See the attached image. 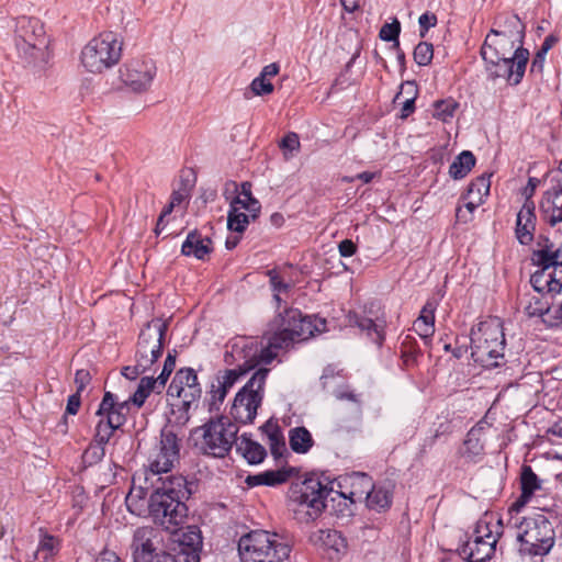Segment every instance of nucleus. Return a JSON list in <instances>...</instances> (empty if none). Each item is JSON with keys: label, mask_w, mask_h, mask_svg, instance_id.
<instances>
[{"label": "nucleus", "mask_w": 562, "mask_h": 562, "mask_svg": "<svg viewBox=\"0 0 562 562\" xmlns=\"http://www.w3.org/2000/svg\"><path fill=\"white\" fill-rule=\"evenodd\" d=\"M524 47V43L513 41L505 36H494L491 32L485 36L480 54L492 56L498 59V56L510 57L516 48Z\"/></svg>", "instance_id": "25"}, {"label": "nucleus", "mask_w": 562, "mask_h": 562, "mask_svg": "<svg viewBox=\"0 0 562 562\" xmlns=\"http://www.w3.org/2000/svg\"><path fill=\"white\" fill-rule=\"evenodd\" d=\"M406 92L408 98L403 101V105L401 109L400 117L402 120L407 119L415 111V98L417 94L416 86L414 82H406L401 86V91L395 95L394 102H397L401 98V94Z\"/></svg>", "instance_id": "39"}, {"label": "nucleus", "mask_w": 562, "mask_h": 562, "mask_svg": "<svg viewBox=\"0 0 562 562\" xmlns=\"http://www.w3.org/2000/svg\"><path fill=\"white\" fill-rule=\"evenodd\" d=\"M506 339L498 317L481 322L471 330V357L484 368H496L504 363Z\"/></svg>", "instance_id": "5"}, {"label": "nucleus", "mask_w": 562, "mask_h": 562, "mask_svg": "<svg viewBox=\"0 0 562 562\" xmlns=\"http://www.w3.org/2000/svg\"><path fill=\"white\" fill-rule=\"evenodd\" d=\"M333 492L316 474L292 482L288 495L297 505L296 512H305L307 519L314 520L326 507L325 499Z\"/></svg>", "instance_id": "8"}, {"label": "nucleus", "mask_w": 562, "mask_h": 562, "mask_svg": "<svg viewBox=\"0 0 562 562\" xmlns=\"http://www.w3.org/2000/svg\"><path fill=\"white\" fill-rule=\"evenodd\" d=\"M539 267L540 269L532 273L530 278V283L535 291H537L538 293H557L555 291H553V284H551L550 281L548 265Z\"/></svg>", "instance_id": "38"}, {"label": "nucleus", "mask_w": 562, "mask_h": 562, "mask_svg": "<svg viewBox=\"0 0 562 562\" xmlns=\"http://www.w3.org/2000/svg\"><path fill=\"white\" fill-rule=\"evenodd\" d=\"M541 216L551 226L562 222V188L548 190L540 203Z\"/></svg>", "instance_id": "26"}, {"label": "nucleus", "mask_w": 562, "mask_h": 562, "mask_svg": "<svg viewBox=\"0 0 562 562\" xmlns=\"http://www.w3.org/2000/svg\"><path fill=\"white\" fill-rule=\"evenodd\" d=\"M212 250L211 238L203 237L196 229L188 234L181 247V254L183 256H193L199 260H203Z\"/></svg>", "instance_id": "29"}, {"label": "nucleus", "mask_w": 562, "mask_h": 562, "mask_svg": "<svg viewBox=\"0 0 562 562\" xmlns=\"http://www.w3.org/2000/svg\"><path fill=\"white\" fill-rule=\"evenodd\" d=\"M434 108L435 117L442 122H449L453 117L456 110L459 108V103L453 99L438 100L435 102Z\"/></svg>", "instance_id": "43"}, {"label": "nucleus", "mask_w": 562, "mask_h": 562, "mask_svg": "<svg viewBox=\"0 0 562 562\" xmlns=\"http://www.w3.org/2000/svg\"><path fill=\"white\" fill-rule=\"evenodd\" d=\"M162 390L158 389L157 380L153 376H144L140 379L138 386L134 394L130 396L132 403L137 408H140L146 398L150 395L151 392L161 393Z\"/></svg>", "instance_id": "35"}, {"label": "nucleus", "mask_w": 562, "mask_h": 562, "mask_svg": "<svg viewBox=\"0 0 562 562\" xmlns=\"http://www.w3.org/2000/svg\"><path fill=\"white\" fill-rule=\"evenodd\" d=\"M510 522L517 529V552L520 558L533 560L550 553L555 542V518L535 514L522 518L512 517Z\"/></svg>", "instance_id": "2"}, {"label": "nucleus", "mask_w": 562, "mask_h": 562, "mask_svg": "<svg viewBox=\"0 0 562 562\" xmlns=\"http://www.w3.org/2000/svg\"><path fill=\"white\" fill-rule=\"evenodd\" d=\"M201 393H202L201 387L200 389H194V387L186 389L184 387V391L182 392V395L180 397V398H182L180 411L183 412L181 417L184 420L189 419L188 413H189L192 404L196 403L198 400L201 397Z\"/></svg>", "instance_id": "47"}, {"label": "nucleus", "mask_w": 562, "mask_h": 562, "mask_svg": "<svg viewBox=\"0 0 562 562\" xmlns=\"http://www.w3.org/2000/svg\"><path fill=\"white\" fill-rule=\"evenodd\" d=\"M176 357H177V351L176 350H172V351H169L166 359H165V363H164V368H162V371L161 373L155 379L157 380V383H158V389L159 390H164L170 374L172 373V371L175 370V367H176Z\"/></svg>", "instance_id": "49"}, {"label": "nucleus", "mask_w": 562, "mask_h": 562, "mask_svg": "<svg viewBox=\"0 0 562 562\" xmlns=\"http://www.w3.org/2000/svg\"><path fill=\"white\" fill-rule=\"evenodd\" d=\"M280 148L283 151L285 160H290L295 153L300 150L301 144L299 135L294 132H289L280 142Z\"/></svg>", "instance_id": "44"}, {"label": "nucleus", "mask_w": 562, "mask_h": 562, "mask_svg": "<svg viewBox=\"0 0 562 562\" xmlns=\"http://www.w3.org/2000/svg\"><path fill=\"white\" fill-rule=\"evenodd\" d=\"M115 430V428L105 423L104 418H100L95 426V434L92 442L105 448V445L110 441Z\"/></svg>", "instance_id": "45"}, {"label": "nucleus", "mask_w": 562, "mask_h": 562, "mask_svg": "<svg viewBox=\"0 0 562 562\" xmlns=\"http://www.w3.org/2000/svg\"><path fill=\"white\" fill-rule=\"evenodd\" d=\"M326 321L316 316H304L296 308L280 313L270 325L271 345L276 348H289L296 341H303L316 333L325 330Z\"/></svg>", "instance_id": "3"}, {"label": "nucleus", "mask_w": 562, "mask_h": 562, "mask_svg": "<svg viewBox=\"0 0 562 562\" xmlns=\"http://www.w3.org/2000/svg\"><path fill=\"white\" fill-rule=\"evenodd\" d=\"M251 188L252 184L249 181L241 182L240 190L237 182L228 181L225 184L224 195L226 199H229L231 194H236L232 198L231 203L244 207L245 211L250 213L252 221H255L260 214L261 204L254 198Z\"/></svg>", "instance_id": "18"}, {"label": "nucleus", "mask_w": 562, "mask_h": 562, "mask_svg": "<svg viewBox=\"0 0 562 562\" xmlns=\"http://www.w3.org/2000/svg\"><path fill=\"white\" fill-rule=\"evenodd\" d=\"M401 33V23L396 18L392 19V22L385 23L380 32L379 37L384 42H392L400 36Z\"/></svg>", "instance_id": "52"}, {"label": "nucleus", "mask_w": 562, "mask_h": 562, "mask_svg": "<svg viewBox=\"0 0 562 562\" xmlns=\"http://www.w3.org/2000/svg\"><path fill=\"white\" fill-rule=\"evenodd\" d=\"M413 328L416 334H418V336L424 340V342L428 345L435 333V325L424 321H415Z\"/></svg>", "instance_id": "55"}, {"label": "nucleus", "mask_w": 562, "mask_h": 562, "mask_svg": "<svg viewBox=\"0 0 562 562\" xmlns=\"http://www.w3.org/2000/svg\"><path fill=\"white\" fill-rule=\"evenodd\" d=\"M105 456V448L91 442L82 453V462L91 467L100 462Z\"/></svg>", "instance_id": "50"}, {"label": "nucleus", "mask_w": 562, "mask_h": 562, "mask_svg": "<svg viewBox=\"0 0 562 562\" xmlns=\"http://www.w3.org/2000/svg\"><path fill=\"white\" fill-rule=\"evenodd\" d=\"M436 300H428L420 311V315L416 321H424L435 325V311L437 308Z\"/></svg>", "instance_id": "59"}, {"label": "nucleus", "mask_w": 562, "mask_h": 562, "mask_svg": "<svg viewBox=\"0 0 562 562\" xmlns=\"http://www.w3.org/2000/svg\"><path fill=\"white\" fill-rule=\"evenodd\" d=\"M496 538L488 531L477 535L473 540L467 541L459 549V554L468 562H485L495 552Z\"/></svg>", "instance_id": "16"}, {"label": "nucleus", "mask_w": 562, "mask_h": 562, "mask_svg": "<svg viewBox=\"0 0 562 562\" xmlns=\"http://www.w3.org/2000/svg\"><path fill=\"white\" fill-rule=\"evenodd\" d=\"M341 257H350L356 254L357 245L351 239H344L338 245Z\"/></svg>", "instance_id": "64"}, {"label": "nucleus", "mask_w": 562, "mask_h": 562, "mask_svg": "<svg viewBox=\"0 0 562 562\" xmlns=\"http://www.w3.org/2000/svg\"><path fill=\"white\" fill-rule=\"evenodd\" d=\"M250 89L255 95H265L273 91V85L269 79L259 75L250 83Z\"/></svg>", "instance_id": "54"}, {"label": "nucleus", "mask_w": 562, "mask_h": 562, "mask_svg": "<svg viewBox=\"0 0 562 562\" xmlns=\"http://www.w3.org/2000/svg\"><path fill=\"white\" fill-rule=\"evenodd\" d=\"M156 65L147 57H136L127 60L120 69L122 81L134 92L149 89L156 76Z\"/></svg>", "instance_id": "13"}, {"label": "nucleus", "mask_w": 562, "mask_h": 562, "mask_svg": "<svg viewBox=\"0 0 562 562\" xmlns=\"http://www.w3.org/2000/svg\"><path fill=\"white\" fill-rule=\"evenodd\" d=\"M236 451L243 456L249 464H259L267 457V451L262 445L251 440L246 434L237 438Z\"/></svg>", "instance_id": "31"}, {"label": "nucleus", "mask_w": 562, "mask_h": 562, "mask_svg": "<svg viewBox=\"0 0 562 562\" xmlns=\"http://www.w3.org/2000/svg\"><path fill=\"white\" fill-rule=\"evenodd\" d=\"M270 370L258 369L250 380L237 392L232 406V415L243 424L252 423L262 403L267 376Z\"/></svg>", "instance_id": "10"}, {"label": "nucleus", "mask_w": 562, "mask_h": 562, "mask_svg": "<svg viewBox=\"0 0 562 562\" xmlns=\"http://www.w3.org/2000/svg\"><path fill=\"white\" fill-rule=\"evenodd\" d=\"M255 368L256 361L252 360L248 362V364L244 362L243 364L238 366V369L226 370L224 375L221 379H217L216 382L225 386V390L228 391L240 376L245 375Z\"/></svg>", "instance_id": "40"}, {"label": "nucleus", "mask_w": 562, "mask_h": 562, "mask_svg": "<svg viewBox=\"0 0 562 562\" xmlns=\"http://www.w3.org/2000/svg\"><path fill=\"white\" fill-rule=\"evenodd\" d=\"M483 430L484 426L479 423L467 434L460 454L468 462H477L484 453Z\"/></svg>", "instance_id": "27"}, {"label": "nucleus", "mask_w": 562, "mask_h": 562, "mask_svg": "<svg viewBox=\"0 0 562 562\" xmlns=\"http://www.w3.org/2000/svg\"><path fill=\"white\" fill-rule=\"evenodd\" d=\"M535 203L527 198L517 214L515 234L521 245H529L533 240L537 216Z\"/></svg>", "instance_id": "22"}, {"label": "nucleus", "mask_w": 562, "mask_h": 562, "mask_svg": "<svg viewBox=\"0 0 562 562\" xmlns=\"http://www.w3.org/2000/svg\"><path fill=\"white\" fill-rule=\"evenodd\" d=\"M290 547L277 533L252 530L240 537L238 553L241 562H282L289 558Z\"/></svg>", "instance_id": "6"}, {"label": "nucleus", "mask_w": 562, "mask_h": 562, "mask_svg": "<svg viewBox=\"0 0 562 562\" xmlns=\"http://www.w3.org/2000/svg\"><path fill=\"white\" fill-rule=\"evenodd\" d=\"M294 473L293 468H281L278 470H267L258 474L248 475L245 483L250 486H277L285 483Z\"/></svg>", "instance_id": "28"}, {"label": "nucleus", "mask_w": 562, "mask_h": 562, "mask_svg": "<svg viewBox=\"0 0 562 562\" xmlns=\"http://www.w3.org/2000/svg\"><path fill=\"white\" fill-rule=\"evenodd\" d=\"M92 380V375L88 370L80 369L76 371L75 374V384L77 386V393L81 394L87 385L90 384Z\"/></svg>", "instance_id": "61"}, {"label": "nucleus", "mask_w": 562, "mask_h": 562, "mask_svg": "<svg viewBox=\"0 0 562 562\" xmlns=\"http://www.w3.org/2000/svg\"><path fill=\"white\" fill-rule=\"evenodd\" d=\"M414 60L419 66H427L431 63L434 57L432 44L428 42H420L414 49Z\"/></svg>", "instance_id": "46"}, {"label": "nucleus", "mask_w": 562, "mask_h": 562, "mask_svg": "<svg viewBox=\"0 0 562 562\" xmlns=\"http://www.w3.org/2000/svg\"><path fill=\"white\" fill-rule=\"evenodd\" d=\"M269 445H270L271 454L276 459H279L280 457H282L283 452L286 451L284 437H283L282 432L279 435H276V436L273 434H271L270 439H269Z\"/></svg>", "instance_id": "56"}, {"label": "nucleus", "mask_w": 562, "mask_h": 562, "mask_svg": "<svg viewBox=\"0 0 562 562\" xmlns=\"http://www.w3.org/2000/svg\"><path fill=\"white\" fill-rule=\"evenodd\" d=\"M476 159L472 151L463 150L460 153L449 167L451 178L463 179L475 166Z\"/></svg>", "instance_id": "32"}, {"label": "nucleus", "mask_w": 562, "mask_h": 562, "mask_svg": "<svg viewBox=\"0 0 562 562\" xmlns=\"http://www.w3.org/2000/svg\"><path fill=\"white\" fill-rule=\"evenodd\" d=\"M550 281L553 284V291L557 293L562 289V261L555 260L548 263Z\"/></svg>", "instance_id": "53"}, {"label": "nucleus", "mask_w": 562, "mask_h": 562, "mask_svg": "<svg viewBox=\"0 0 562 562\" xmlns=\"http://www.w3.org/2000/svg\"><path fill=\"white\" fill-rule=\"evenodd\" d=\"M546 55L541 50H538L532 60H531V65H530V72L531 74H541L542 70H543V66H544V60H546Z\"/></svg>", "instance_id": "63"}, {"label": "nucleus", "mask_w": 562, "mask_h": 562, "mask_svg": "<svg viewBox=\"0 0 562 562\" xmlns=\"http://www.w3.org/2000/svg\"><path fill=\"white\" fill-rule=\"evenodd\" d=\"M491 175H482L475 178L468 187V195L470 198H477L479 202H483L484 198L488 195L491 181Z\"/></svg>", "instance_id": "41"}, {"label": "nucleus", "mask_w": 562, "mask_h": 562, "mask_svg": "<svg viewBox=\"0 0 562 562\" xmlns=\"http://www.w3.org/2000/svg\"><path fill=\"white\" fill-rule=\"evenodd\" d=\"M352 491L345 498H349L352 503L366 499L369 509L381 513L392 505L393 493L384 485H374L372 479L366 473H355L351 476Z\"/></svg>", "instance_id": "12"}, {"label": "nucleus", "mask_w": 562, "mask_h": 562, "mask_svg": "<svg viewBox=\"0 0 562 562\" xmlns=\"http://www.w3.org/2000/svg\"><path fill=\"white\" fill-rule=\"evenodd\" d=\"M238 426L227 416L210 419L203 426L194 429V435L201 432L196 447L203 454L224 458L237 442Z\"/></svg>", "instance_id": "7"}, {"label": "nucleus", "mask_w": 562, "mask_h": 562, "mask_svg": "<svg viewBox=\"0 0 562 562\" xmlns=\"http://www.w3.org/2000/svg\"><path fill=\"white\" fill-rule=\"evenodd\" d=\"M180 445L172 430L164 429L156 452L149 457V470L154 475L169 472L179 461Z\"/></svg>", "instance_id": "14"}, {"label": "nucleus", "mask_w": 562, "mask_h": 562, "mask_svg": "<svg viewBox=\"0 0 562 562\" xmlns=\"http://www.w3.org/2000/svg\"><path fill=\"white\" fill-rule=\"evenodd\" d=\"M157 360L158 358H154V355L136 350V366L142 373L148 371Z\"/></svg>", "instance_id": "60"}, {"label": "nucleus", "mask_w": 562, "mask_h": 562, "mask_svg": "<svg viewBox=\"0 0 562 562\" xmlns=\"http://www.w3.org/2000/svg\"><path fill=\"white\" fill-rule=\"evenodd\" d=\"M290 447L296 453H306L313 446L311 432L305 427H295L290 430Z\"/></svg>", "instance_id": "36"}, {"label": "nucleus", "mask_w": 562, "mask_h": 562, "mask_svg": "<svg viewBox=\"0 0 562 562\" xmlns=\"http://www.w3.org/2000/svg\"><path fill=\"white\" fill-rule=\"evenodd\" d=\"M269 276H270V284L272 286V290L276 292L273 297L278 303H280L281 302L280 292L288 291L290 289V284L283 282L281 280V278L273 271H269Z\"/></svg>", "instance_id": "58"}, {"label": "nucleus", "mask_w": 562, "mask_h": 562, "mask_svg": "<svg viewBox=\"0 0 562 562\" xmlns=\"http://www.w3.org/2000/svg\"><path fill=\"white\" fill-rule=\"evenodd\" d=\"M520 496L512 504L508 512L519 513L520 508L531 498L533 493L541 488V481L530 465L524 464L520 472Z\"/></svg>", "instance_id": "24"}, {"label": "nucleus", "mask_w": 562, "mask_h": 562, "mask_svg": "<svg viewBox=\"0 0 562 562\" xmlns=\"http://www.w3.org/2000/svg\"><path fill=\"white\" fill-rule=\"evenodd\" d=\"M350 324L357 326L362 333L379 347H381L385 339L386 321L383 317L376 316L375 319L367 317L357 313L349 315Z\"/></svg>", "instance_id": "23"}, {"label": "nucleus", "mask_w": 562, "mask_h": 562, "mask_svg": "<svg viewBox=\"0 0 562 562\" xmlns=\"http://www.w3.org/2000/svg\"><path fill=\"white\" fill-rule=\"evenodd\" d=\"M228 391L225 390V386L215 382L212 383L210 390V400H209V409L210 412L217 411L218 405L223 403L226 397Z\"/></svg>", "instance_id": "51"}, {"label": "nucleus", "mask_w": 562, "mask_h": 562, "mask_svg": "<svg viewBox=\"0 0 562 562\" xmlns=\"http://www.w3.org/2000/svg\"><path fill=\"white\" fill-rule=\"evenodd\" d=\"M159 480L161 484L153 491L149 497V515L155 524L168 531H173L188 516L186 501L192 494V483L181 475H170Z\"/></svg>", "instance_id": "1"}, {"label": "nucleus", "mask_w": 562, "mask_h": 562, "mask_svg": "<svg viewBox=\"0 0 562 562\" xmlns=\"http://www.w3.org/2000/svg\"><path fill=\"white\" fill-rule=\"evenodd\" d=\"M485 72L488 80H504L509 86H518L526 72L529 61V50L525 47L516 48L510 57L498 56V59L482 54Z\"/></svg>", "instance_id": "11"}, {"label": "nucleus", "mask_w": 562, "mask_h": 562, "mask_svg": "<svg viewBox=\"0 0 562 562\" xmlns=\"http://www.w3.org/2000/svg\"><path fill=\"white\" fill-rule=\"evenodd\" d=\"M419 23V36L425 37L429 29L436 26L437 16L432 12H425L418 19Z\"/></svg>", "instance_id": "57"}, {"label": "nucleus", "mask_w": 562, "mask_h": 562, "mask_svg": "<svg viewBox=\"0 0 562 562\" xmlns=\"http://www.w3.org/2000/svg\"><path fill=\"white\" fill-rule=\"evenodd\" d=\"M14 44L19 58L29 66L41 67L48 60V37L37 18L15 19Z\"/></svg>", "instance_id": "4"}, {"label": "nucleus", "mask_w": 562, "mask_h": 562, "mask_svg": "<svg viewBox=\"0 0 562 562\" xmlns=\"http://www.w3.org/2000/svg\"><path fill=\"white\" fill-rule=\"evenodd\" d=\"M422 355L417 340L412 335H406L401 342V358L403 367L411 369L417 364V359Z\"/></svg>", "instance_id": "34"}, {"label": "nucleus", "mask_w": 562, "mask_h": 562, "mask_svg": "<svg viewBox=\"0 0 562 562\" xmlns=\"http://www.w3.org/2000/svg\"><path fill=\"white\" fill-rule=\"evenodd\" d=\"M319 540L324 543V546L333 549L337 553L344 551L347 548L346 539L337 530H321Z\"/></svg>", "instance_id": "42"}, {"label": "nucleus", "mask_w": 562, "mask_h": 562, "mask_svg": "<svg viewBox=\"0 0 562 562\" xmlns=\"http://www.w3.org/2000/svg\"><path fill=\"white\" fill-rule=\"evenodd\" d=\"M122 43L113 32L93 37L81 52V63L90 72H102L121 59Z\"/></svg>", "instance_id": "9"}, {"label": "nucleus", "mask_w": 562, "mask_h": 562, "mask_svg": "<svg viewBox=\"0 0 562 562\" xmlns=\"http://www.w3.org/2000/svg\"><path fill=\"white\" fill-rule=\"evenodd\" d=\"M97 416L104 418L105 423L115 429H119L126 423V418L116 409L115 395L111 392L104 393L103 398L99 404Z\"/></svg>", "instance_id": "30"}, {"label": "nucleus", "mask_w": 562, "mask_h": 562, "mask_svg": "<svg viewBox=\"0 0 562 562\" xmlns=\"http://www.w3.org/2000/svg\"><path fill=\"white\" fill-rule=\"evenodd\" d=\"M272 342V334L268 337V345L258 352L257 347L254 348L252 342L250 345L241 340L239 342H235L232 347L231 357L237 359H244L245 363L248 364L250 361H256V367L259 363L269 364L277 357V350L280 348H276L271 345Z\"/></svg>", "instance_id": "17"}, {"label": "nucleus", "mask_w": 562, "mask_h": 562, "mask_svg": "<svg viewBox=\"0 0 562 562\" xmlns=\"http://www.w3.org/2000/svg\"><path fill=\"white\" fill-rule=\"evenodd\" d=\"M168 330V323L160 318H154L148 322L140 330L137 342V350L154 355L159 358L162 353L164 340Z\"/></svg>", "instance_id": "15"}, {"label": "nucleus", "mask_w": 562, "mask_h": 562, "mask_svg": "<svg viewBox=\"0 0 562 562\" xmlns=\"http://www.w3.org/2000/svg\"><path fill=\"white\" fill-rule=\"evenodd\" d=\"M175 380L180 385H183L186 389H200V384L198 382V375L192 368H183L176 372Z\"/></svg>", "instance_id": "48"}, {"label": "nucleus", "mask_w": 562, "mask_h": 562, "mask_svg": "<svg viewBox=\"0 0 562 562\" xmlns=\"http://www.w3.org/2000/svg\"><path fill=\"white\" fill-rule=\"evenodd\" d=\"M539 249L533 250L532 261L537 266H544L551 261L559 260L560 249H555L554 245L547 237H540L538 241Z\"/></svg>", "instance_id": "33"}, {"label": "nucleus", "mask_w": 562, "mask_h": 562, "mask_svg": "<svg viewBox=\"0 0 562 562\" xmlns=\"http://www.w3.org/2000/svg\"><path fill=\"white\" fill-rule=\"evenodd\" d=\"M550 310L549 303H543L541 300L536 299L535 303L530 302L526 307L527 314L529 316H542L547 314Z\"/></svg>", "instance_id": "62"}, {"label": "nucleus", "mask_w": 562, "mask_h": 562, "mask_svg": "<svg viewBox=\"0 0 562 562\" xmlns=\"http://www.w3.org/2000/svg\"><path fill=\"white\" fill-rule=\"evenodd\" d=\"M179 557L183 562H200L203 538L199 527L188 526L179 537Z\"/></svg>", "instance_id": "21"}, {"label": "nucleus", "mask_w": 562, "mask_h": 562, "mask_svg": "<svg viewBox=\"0 0 562 562\" xmlns=\"http://www.w3.org/2000/svg\"><path fill=\"white\" fill-rule=\"evenodd\" d=\"M490 32L491 35L494 36H505L513 41L524 43L526 36V24L517 14L504 12L494 18L493 26Z\"/></svg>", "instance_id": "19"}, {"label": "nucleus", "mask_w": 562, "mask_h": 562, "mask_svg": "<svg viewBox=\"0 0 562 562\" xmlns=\"http://www.w3.org/2000/svg\"><path fill=\"white\" fill-rule=\"evenodd\" d=\"M244 207L239 205L229 204V211L227 215V227L232 232L243 233L250 220H252L250 213L246 214L241 212Z\"/></svg>", "instance_id": "37"}, {"label": "nucleus", "mask_w": 562, "mask_h": 562, "mask_svg": "<svg viewBox=\"0 0 562 562\" xmlns=\"http://www.w3.org/2000/svg\"><path fill=\"white\" fill-rule=\"evenodd\" d=\"M156 538L157 531L153 527H138L134 531L131 543L134 562H143L159 552L155 546Z\"/></svg>", "instance_id": "20"}]
</instances>
